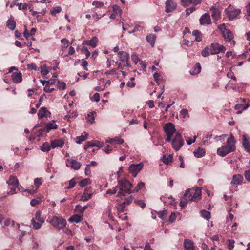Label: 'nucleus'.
I'll return each instance as SVG.
<instances>
[{
	"label": "nucleus",
	"mask_w": 250,
	"mask_h": 250,
	"mask_svg": "<svg viewBox=\"0 0 250 250\" xmlns=\"http://www.w3.org/2000/svg\"><path fill=\"white\" fill-rule=\"evenodd\" d=\"M132 186V185L130 182L126 179L119 181L117 186L118 189H119L117 196L122 197L125 196V193L130 194L132 193L131 190Z\"/></svg>",
	"instance_id": "obj_1"
},
{
	"label": "nucleus",
	"mask_w": 250,
	"mask_h": 250,
	"mask_svg": "<svg viewBox=\"0 0 250 250\" xmlns=\"http://www.w3.org/2000/svg\"><path fill=\"white\" fill-rule=\"evenodd\" d=\"M202 192L199 188H193L187 190L184 197L188 198L189 201L196 202L201 198Z\"/></svg>",
	"instance_id": "obj_2"
},
{
	"label": "nucleus",
	"mask_w": 250,
	"mask_h": 250,
	"mask_svg": "<svg viewBox=\"0 0 250 250\" xmlns=\"http://www.w3.org/2000/svg\"><path fill=\"white\" fill-rule=\"evenodd\" d=\"M50 223L54 227L57 228L59 230L65 227L66 225V220L62 216H53Z\"/></svg>",
	"instance_id": "obj_3"
},
{
	"label": "nucleus",
	"mask_w": 250,
	"mask_h": 250,
	"mask_svg": "<svg viewBox=\"0 0 250 250\" xmlns=\"http://www.w3.org/2000/svg\"><path fill=\"white\" fill-rule=\"evenodd\" d=\"M164 129L167 136L166 141L170 142L172 136L174 134L175 135L176 132H177L175 128L174 125L170 122L167 123L165 125Z\"/></svg>",
	"instance_id": "obj_4"
},
{
	"label": "nucleus",
	"mask_w": 250,
	"mask_h": 250,
	"mask_svg": "<svg viewBox=\"0 0 250 250\" xmlns=\"http://www.w3.org/2000/svg\"><path fill=\"white\" fill-rule=\"evenodd\" d=\"M171 145L175 151L179 150L184 144V141L181 134L179 132H176L173 139H171Z\"/></svg>",
	"instance_id": "obj_5"
},
{
	"label": "nucleus",
	"mask_w": 250,
	"mask_h": 250,
	"mask_svg": "<svg viewBox=\"0 0 250 250\" xmlns=\"http://www.w3.org/2000/svg\"><path fill=\"white\" fill-rule=\"evenodd\" d=\"M225 11L230 20L236 18L241 12L240 9L233 8L231 5H229Z\"/></svg>",
	"instance_id": "obj_6"
},
{
	"label": "nucleus",
	"mask_w": 250,
	"mask_h": 250,
	"mask_svg": "<svg viewBox=\"0 0 250 250\" xmlns=\"http://www.w3.org/2000/svg\"><path fill=\"white\" fill-rule=\"evenodd\" d=\"M210 49V53L212 55L216 54L221 52H225L226 48L222 45L219 44L217 42L212 43L209 46Z\"/></svg>",
	"instance_id": "obj_7"
},
{
	"label": "nucleus",
	"mask_w": 250,
	"mask_h": 250,
	"mask_svg": "<svg viewBox=\"0 0 250 250\" xmlns=\"http://www.w3.org/2000/svg\"><path fill=\"white\" fill-rule=\"evenodd\" d=\"M143 166L142 163L137 164H131L129 167V171L132 176L135 177L137 173L142 169Z\"/></svg>",
	"instance_id": "obj_8"
},
{
	"label": "nucleus",
	"mask_w": 250,
	"mask_h": 250,
	"mask_svg": "<svg viewBox=\"0 0 250 250\" xmlns=\"http://www.w3.org/2000/svg\"><path fill=\"white\" fill-rule=\"evenodd\" d=\"M118 55L120 61L122 62V65L123 66H128L129 60L128 54L126 52L120 51L118 53Z\"/></svg>",
	"instance_id": "obj_9"
},
{
	"label": "nucleus",
	"mask_w": 250,
	"mask_h": 250,
	"mask_svg": "<svg viewBox=\"0 0 250 250\" xmlns=\"http://www.w3.org/2000/svg\"><path fill=\"white\" fill-rule=\"evenodd\" d=\"M177 4L172 0H167L166 2V12L169 13L176 8Z\"/></svg>",
	"instance_id": "obj_10"
},
{
	"label": "nucleus",
	"mask_w": 250,
	"mask_h": 250,
	"mask_svg": "<svg viewBox=\"0 0 250 250\" xmlns=\"http://www.w3.org/2000/svg\"><path fill=\"white\" fill-rule=\"evenodd\" d=\"M231 152L232 151L226 146H222L221 147L218 148L217 150V154L221 157H224Z\"/></svg>",
	"instance_id": "obj_11"
},
{
	"label": "nucleus",
	"mask_w": 250,
	"mask_h": 250,
	"mask_svg": "<svg viewBox=\"0 0 250 250\" xmlns=\"http://www.w3.org/2000/svg\"><path fill=\"white\" fill-rule=\"evenodd\" d=\"M235 143V141L234 140V137L232 134H230V136L227 140V145L226 146H228V147H229V148L233 152L236 149Z\"/></svg>",
	"instance_id": "obj_12"
},
{
	"label": "nucleus",
	"mask_w": 250,
	"mask_h": 250,
	"mask_svg": "<svg viewBox=\"0 0 250 250\" xmlns=\"http://www.w3.org/2000/svg\"><path fill=\"white\" fill-rule=\"evenodd\" d=\"M200 23L201 25H208L211 23L210 16L208 13H205L200 19Z\"/></svg>",
	"instance_id": "obj_13"
},
{
	"label": "nucleus",
	"mask_w": 250,
	"mask_h": 250,
	"mask_svg": "<svg viewBox=\"0 0 250 250\" xmlns=\"http://www.w3.org/2000/svg\"><path fill=\"white\" fill-rule=\"evenodd\" d=\"M51 113L44 107L41 108L38 113V116L39 119L49 117Z\"/></svg>",
	"instance_id": "obj_14"
},
{
	"label": "nucleus",
	"mask_w": 250,
	"mask_h": 250,
	"mask_svg": "<svg viewBox=\"0 0 250 250\" xmlns=\"http://www.w3.org/2000/svg\"><path fill=\"white\" fill-rule=\"evenodd\" d=\"M243 177L241 174L234 175L230 184L231 185H240L243 181Z\"/></svg>",
	"instance_id": "obj_15"
},
{
	"label": "nucleus",
	"mask_w": 250,
	"mask_h": 250,
	"mask_svg": "<svg viewBox=\"0 0 250 250\" xmlns=\"http://www.w3.org/2000/svg\"><path fill=\"white\" fill-rule=\"evenodd\" d=\"M222 34L226 41H230L233 38V34L229 29L224 28V30H222Z\"/></svg>",
	"instance_id": "obj_16"
},
{
	"label": "nucleus",
	"mask_w": 250,
	"mask_h": 250,
	"mask_svg": "<svg viewBox=\"0 0 250 250\" xmlns=\"http://www.w3.org/2000/svg\"><path fill=\"white\" fill-rule=\"evenodd\" d=\"M64 145V141L61 139H57L52 141L51 142V146L52 148L56 147L62 148Z\"/></svg>",
	"instance_id": "obj_17"
},
{
	"label": "nucleus",
	"mask_w": 250,
	"mask_h": 250,
	"mask_svg": "<svg viewBox=\"0 0 250 250\" xmlns=\"http://www.w3.org/2000/svg\"><path fill=\"white\" fill-rule=\"evenodd\" d=\"M11 77L13 81L15 83H20L22 81V74L21 72L13 73Z\"/></svg>",
	"instance_id": "obj_18"
},
{
	"label": "nucleus",
	"mask_w": 250,
	"mask_h": 250,
	"mask_svg": "<svg viewBox=\"0 0 250 250\" xmlns=\"http://www.w3.org/2000/svg\"><path fill=\"white\" fill-rule=\"evenodd\" d=\"M98 42V38L96 36H94L90 40H85L83 41V43L94 48L97 46Z\"/></svg>",
	"instance_id": "obj_19"
},
{
	"label": "nucleus",
	"mask_w": 250,
	"mask_h": 250,
	"mask_svg": "<svg viewBox=\"0 0 250 250\" xmlns=\"http://www.w3.org/2000/svg\"><path fill=\"white\" fill-rule=\"evenodd\" d=\"M243 145L245 150L250 153V142L246 134L243 136Z\"/></svg>",
	"instance_id": "obj_20"
},
{
	"label": "nucleus",
	"mask_w": 250,
	"mask_h": 250,
	"mask_svg": "<svg viewBox=\"0 0 250 250\" xmlns=\"http://www.w3.org/2000/svg\"><path fill=\"white\" fill-rule=\"evenodd\" d=\"M184 245L186 250H195L193 242L188 239H185Z\"/></svg>",
	"instance_id": "obj_21"
},
{
	"label": "nucleus",
	"mask_w": 250,
	"mask_h": 250,
	"mask_svg": "<svg viewBox=\"0 0 250 250\" xmlns=\"http://www.w3.org/2000/svg\"><path fill=\"white\" fill-rule=\"evenodd\" d=\"M173 155L172 154L169 155H164L162 157V161L166 165H169L171 163L173 160Z\"/></svg>",
	"instance_id": "obj_22"
},
{
	"label": "nucleus",
	"mask_w": 250,
	"mask_h": 250,
	"mask_svg": "<svg viewBox=\"0 0 250 250\" xmlns=\"http://www.w3.org/2000/svg\"><path fill=\"white\" fill-rule=\"evenodd\" d=\"M67 161L71 164V167L74 170H77L81 167V164L76 160L72 159H68Z\"/></svg>",
	"instance_id": "obj_23"
},
{
	"label": "nucleus",
	"mask_w": 250,
	"mask_h": 250,
	"mask_svg": "<svg viewBox=\"0 0 250 250\" xmlns=\"http://www.w3.org/2000/svg\"><path fill=\"white\" fill-rule=\"evenodd\" d=\"M205 150L203 148L198 147L197 149L195 150L193 152V154L195 157L197 158H201L205 156Z\"/></svg>",
	"instance_id": "obj_24"
},
{
	"label": "nucleus",
	"mask_w": 250,
	"mask_h": 250,
	"mask_svg": "<svg viewBox=\"0 0 250 250\" xmlns=\"http://www.w3.org/2000/svg\"><path fill=\"white\" fill-rule=\"evenodd\" d=\"M201 66L199 63H197L194 67H193L189 72L191 75H197L201 72Z\"/></svg>",
	"instance_id": "obj_25"
},
{
	"label": "nucleus",
	"mask_w": 250,
	"mask_h": 250,
	"mask_svg": "<svg viewBox=\"0 0 250 250\" xmlns=\"http://www.w3.org/2000/svg\"><path fill=\"white\" fill-rule=\"evenodd\" d=\"M83 216V215H74L68 219V221L78 223L82 220Z\"/></svg>",
	"instance_id": "obj_26"
},
{
	"label": "nucleus",
	"mask_w": 250,
	"mask_h": 250,
	"mask_svg": "<svg viewBox=\"0 0 250 250\" xmlns=\"http://www.w3.org/2000/svg\"><path fill=\"white\" fill-rule=\"evenodd\" d=\"M210 11L212 12L211 16L215 20L220 18V12L219 10L214 7H211Z\"/></svg>",
	"instance_id": "obj_27"
},
{
	"label": "nucleus",
	"mask_w": 250,
	"mask_h": 250,
	"mask_svg": "<svg viewBox=\"0 0 250 250\" xmlns=\"http://www.w3.org/2000/svg\"><path fill=\"white\" fill-rule=\"evenodd\" d=\"M92 192H89L87 189H85L84 193L81 197V200L86 201L91 198Z\"/></svg>",
	"instance_id": "obj_28"
},
{
	"label": "nucleus",
	"mask_w": 250,
	"mask_h": 250,
	"mask_svg": "<svg viewBox=\"0 0 250 250\" xmlns=\"http://www.w3.org/2000/svg\"><path fill=\"white\" fill-rule=\"evenodd\" d=\"M55 121L53 120L51 122L46 124L45 128L47 132H49L51 129H55L57 128V125L55 123Z\"/></svg>",
	"instance_id": "obj_29"
},
{
	"label": "nucleus",
	"mask_w": 250,
	"mask_h": 250,
	"mask_svg": "<svg viewBox=\"0 0 250 250\" xmlns=\"http://www.w3.org/2000/svg\"><path fill=\"white\" fill-rule=\"evenodd\" d=\"M31 224L33 226V228L35 230H38L41 228L42 225L43 224L42 221H37L34 220H31Z\"/></svg>",
	"instance_id": "obj_30"
},
{
	"label": "nucleus",
	"mask_w": 250,
	"mask_h": 250,
	"mask_svg": "<svg viewBox=\"0 0 250 250\" xmlns=\"http://www.w3.org/2000/svg\"><path fill=\"white\" fill-rule=\"evenodd\" d=\"M156 37L153 34H150L146 37V40L150 43L152 46H154Z\"/></svg>",
	"instance_id": "obj_31"
},
{
	"label": "nucleus",
	"mask_w": 250,
	"mask_h": 250,
	"mask_svg": "<svg viewBox=\"0 0 250 250\" xmlns=\"http://www.w3.org/2000/svg\"><path fill=\"white\" fill-rule=\"evenodd\" d=\"M88 134L85 133L84 135H81L77 137L76 138V142L77 144H80L83 142L85 141L87 139Z\"/></svg>",
	"instance_id": "obj_32"
},
{
	"label": "nucleus",
	"mask_w": 250,
	"mask_h": 250,
	"mask_svg": "<svg viewBox=\"0 0 250 250\" xmlns=\"http://www.w3.org/2000/svg\"><path fill=\"white\" fill-rule=\"evenodd\" d=\"M133 200V197L132 196H130L128 198H126L125 199V201L122 202L120 205V206L123 209L125 207V205H129L130 204Z\"/></svg>",
	"instance_id": "obj_33"
},
{
	"label": "nucleus",
	"mask_w": 250,
	"mask_h": 250,
	"mask_svg": "<svg viewBox=\"0 0 250 250\" xmlns=\"http://www.w3.org/2000/svg\"><path fill=\"white\" fill-rule=\"evenodd\" d=\"M7 183L9 185L17 186L18 185L19 182L17 179L13 176H11L9 179L7 181Z\"/></svg>",
	"instance_id": "obj_34"
},
{
	"label": "nucleus",
	"mask_w": 250,
	"mask_h": 250,
	"mask_svg": "<svg viewBox=\"0 0 250 250\" xmlns=\"http://www.w3.org/2000/svg\"><path fill=\"white\" fill-rule=\"evenodd\" d=\"M7 26L9 29L14 30L16 27V22L13 20L9 19L7 21Z\"/></svg>",
	"instance_id": "obj_35"
},
{
	"label": "nucleus",
	"mask_w": 250,
	"mask_h": 250,
	"mask_svg": "<svg viewBox=\"0 0 250 250\" xmlns=\"http://www.w3.org/2000/svg\"><path fill=\"white\" fill-rule=\"evenodd\" d=\"M192 35L195 37V40L197 42H200L202 40V36L201 33L198 30H194L192 32Z\"/></svg>",
	"instance_id": "obj_36"
},
{
	"label": "nucleus",
	"mask_w": 250,
	"mask_h": 250,
	"mask_svg": "<svg viewBox=\"0 0 250 250\" xmlns=\"http://www.w3.org/2000/svg\"><path fill=\"white\" fill-rule=\"evenodd\" d=\"M61 42L62 43V52L64 51L67 47L68 46L69 42L66 39H62L61 41Z\"/></svg>",
	"instance_id": "obj_37"
},
{
	"label": "nucleus",
	"mask_w": 250,
	"mask_h": 250,
	"mask_svg": "<svg viewBox=\"0 0 250 250\" xmlns=\"http://www.w3.org/2000/svg\"><path fill=\"white\" fill-rule=\"evenodd\" d=\"M41 212L39 210H38L36 212L35 217L33 218L32 219L39 222L42 221V223H44V220L43 218H41Z\"/></svg>",
	"instance_id": "obj_38"
},
{
	"label": "nucleus",
	"mask_w": 250,
	"mask_h": 250,
	"mask_svg": "<svg viewBox=\"0 0 250 250\" xmlns=\"http://www.w3.org/2000/svg\"><path fill=\"white\" fill-rule=\"evenodd\" d=\"M201 214L203 218L208 220L210 218V213L209 211H207L206 210H202L201 211Z\"/></svg>",
	"instance_id": "obj_39"
},
{
	"label": "nucleus",
	"mask_w": 250,
	"mask_h": 250,
	"mask_svg": "<svg viewBox=\"0 0 250 250\" xmlns=\"http://www.w3.org/2000/svg\"><path fill=\"white\" fill-rule=\"evenodd\" d=\"M189 199L184 196L181 199L180 206L181 208H184L188 204Z\"/></svg>",
	"instance_id": "obj_40"
},
{
	"label": "nucleus",
	"mask_w": 250,
	"mask_h": 250,
	"mask_svg": "<svg viewBox=\"0 0 250 250\" xmlns=\"http://www.w3.org/2000/svg\"><path fill=\"white\" fill-rule=\"evenodd\" d=\"M210 53V49L209 47V46H206L204 49L202 50L201 52V55L204 57H206L208 56H209Z\"/></svg>",
	"instance_id": "obj_41"
},
{
	"label": "nucleus",
	"mask_w": 250,
	"mask_h": 250,
	"mask_svg": "<svg viewBox=\"0 0 250 250\" xmlns=\"http://www.w3.org/2000/svg\"><path fill=\"white\" fill-rule=\"evenodd\" d=\"M51 147V145L50 146L48 143H44L43 144L41 149L42 151L48 152L50 150Z\"/></svg>",
	"instance_id": "obj_42"
},
{
	"label": "nucleus",
	"mask_w": 250,
	"mask_h": 250,
	"mask_svg": "<svg viewBox=\"0 0 250 250\" xmlns=\"http://www.w3.org/2000/svg\"><path fill=\"white\" fill-rule=\"evenodd\" d=\"M249 106L250 105L249 104L243 105L242 104H237L235 105L234 108L235 110H241L242 109V110H245L247 109Z\"/></svg>",
	"instance_id": "obj_43"
},
{
	"label": "nucleus",
	"mask_w": 250,
	"mask_h": 250,
	"mask_svg": "<svg viewBox=\"0 0 250 250\" xmlns=\"http://www.w3.org/2000/svg\"><path fill=\"white\" fill-rule=\"evenodd\" d=\"M61 10L62 8L60 6L55 7L51 9L50 13L52 15L55 16L56 14L60 13Z\"/></svg>",
	"instance_id": "obj_44"
},
{
	"label": "nucleus",
	"mask_w": 250,
	"mask_h": 250,
	"mask_svg": "<svg viewBox=\"0 0 250 250\" xmlns=\"http://www.w3.org/2000/svg\"><path fill=\"white\" fill-rule=\"evenodd\" d=\"M90 180L89 178H86L82 180L79 182V185L81 187H84L87 186L88 184H90Z\"/></svg>",
	"instance_id": "obj_45"
},
{
	"label": "nucleus",
	"mask_w": 250,
	"mask_h": 250,
	"mask_svg": "<svg viewBox=\"0 0 250 250\" xmlns=\"http://www.w3.org/2000/svg\"><path fill=\"white\" fill-rule=\"evenodd\" d=\"M145 186V184L143 182H140L138 184L137 186L135 187L134 190H132V193L136 192L139 191L142 188Z\"/></svg>",
	"instance_id": "obj_46"
},
{
	"label": "nucleus",
	"mask_w": 250,
	"mask_h": 250,
	"mask_svg": "<svg viewBox=\"0 0 250 250\" xmlns=\"http://www.w3.org/2000/svg\"><path fill=\"white\" fill-rule=\"evenodd\" d=\"M57 87L61 90H63L65 88V83L63 81H58L57 83Z\"/></svg>",
	"instance_id": "obj_47"
},
{
	"label": "nucleus",
	"mask_w": 250,
	"mask_h": 250,
	"mask_svg": "<svg viewBox=\"0 0 250 250\" xmlns=\"http://www.w3.org/2000/svg\"><path fill=\"white\" fill-rule=\"evenodd\" d=\"M95 114V113H91V114H87V116L86 117L87 119V121L90 123V124H92L94 122L95 120V116L94 114Z\"/></svg>",
	"instance_id": "obj_48"
},
{
	"label": "nucleus",
	"mask_w": 250,
	"mask_h": 250,
	"mask_svg": "<svg viewBox=\"0 0 250 250\" xmlns=\"http://www.w3.org/2000/svg\"><path fill=\"white\" fill-rule=\"evenodd\" d=\"M41 73L43 76H45L49 73L48 69L45 65L41 67Z\"/></svg>",
	"instance_id": "obj_49"
},
{
	"label": "nucleus",
	"mask_w": 250,
	"mask_h": 250,
	"mask_svg": "<svg viewBox=\"0 0 250 250\" xmlns=\"http://www.w3.org/2000/svg\"><path fill=\"white\" fill-rule=\"evenodd\" d=\"M153 77L158 84H160L162 82L160 75L158 73L155 72L153 75Z\"/></svg>",
	"instance_id": "obj_50"
},
{
	"label": "nucleus",
	"mask_w": 250,
	"mask_h": 250,
	"mask_svg": "<svg viewBox=\"0 0 250 250\" xmlns=\"http://www.w3.org/2000/svg\"><path fill=\"white\" fill-rule=\"evenodd\" d=\"M167 213L168 212L167 210H164L159 211L158 213V214L160 218H161L163 220H164V219H165V216L167 214Z\"/></svg>",
	"instance_id": "obj_51"
},
{
	"label": "nucleus",
	"mask_w": 250,
	"mask_h": 250,
	"mask_svg": "<svg viewBox=\"0 0 250 250\" xmlns=\"http://www.w3.org/2000/svg\"><path fill=\"white\" fill-rule=\"evenodd\" d=\"M41 199L40 198H38L37 199H33L30 201V205L32 206H35L36 205L40 204Z\"/></svg>",
	"instance_id": "obj_52"
},
{
	"label": "nucleus",
	"mask_w": 250,
	"mask_h": 250,
	"mask_svg": "<svg viewBox=\"0 0 250 250\" xmlns=\"http://www.w3.org/2000/svg\"><path fill=\"white\" fill-rule=\"evenodd\" d=\"M75 211L81 214V215H83V207L79 205H78L76 206L75 207Z\"/></svg>",
	"instance_id": "obj_53"
},
{
	"label": "nucleus",
	"mask_w": 250,
	"mask_h": 250,
	"mask_svg": "<svg viewBox=\"0 0 250 250\" xmlns=\"http://www.w3.org/2000/svg\"><path fill=\"white\" fill-rule=\"evenodd\" d=\"M82 52L85 54L86 56V59H87L90 55V52L88 50L86 47H83L82 48Z\"/></svg>",
	"instance_id": "obj_54"
},
{
	"label": "nucleus",
	"mask_w": 250,
	"mask_h": 250,
	"mask_svg": "<svg viewBox=\"0 0 250 250\" xmlns=\"http://www.w3.org/2000/svg\"><path fill=\"white\" fill-rule=\"evenodd\" d=\"M113 141L116 142L118 144H122L124 142V140L122 139L120 137H115L113 139H112L111 140V142H112Z\"/></svg>",
	"instance_id": "obj_55"
},
{
	"label": "nucleus",
	"mask_w": 250,
	"mask_h": 250,
	"mask_svg": "<svg viewBox=\"0 0 250 250\" xmlns=\"http://www.w3.org/2000/svg\"><path fill=\"white\" fill-rule=\"evenodd\" d=\"M134 202L136 203V204L142 208H143L146 206V204L143 200H136L134 201Z\"/></svg>",
	"instance_id": "obj_56"
},
{
	"label": "nucleus",
	"mask_w": 250,
	"mask_h": 250,
	"mask_svg": "<svg viewBox=\"0 0 250 250\" xmlns=\"http://www.w3.org/2000/svg\"><path fill=\"white\" fill-rule=\"evenodd\" d=\"M17 5L18 6V9L20 10H26L27 9V4L25 3L22 5L21 3H17Z\"/></svg>",
	"instance_id": "obj_57"
},
{
	"label": "nucleus",
	"mask_w": 250,
	"mask_h": 250,
	"mask_svg": "<svg viewBox=\"0 0 250 250\" xmlns=\"http://www.w3.org/2000/svg\"><path fill=\"white\" fill-rule=\"evenodd\" d=\"M181 3L182 6L186 7L191 4V0H181Z\"/></svg>",
	"instance_id": "obj_58"
},
{
	"label": "nucleus",
	"mask_w": 250,
	"mask_h": 250,
	"mask_svg": "<svg viewBox=\"0 0 250 250\" xmlns=\"http://www.w3.org/2000/svg\"><path fill=\"white\" fill-rule=\"evenodd\" d=\"M34 184L36 186L37 189L42 184V182H41V179L39 178H35L34 181Z\"/></svg>",
	"instance_id": "obj_59"
},
{
	"label": "nucleus",
	"mask_w": 250,
	"mask_h": 250,
	"mask_svg": "<svg viewBox=\"0 0 250 250\" xmlns=\"http://www.w3.org/2000/svg\"><path fill=\"white\" fill-rule=\"evenodd\" d=\"M234 241L233 240H228V248L229 250H232L234 247Z\"/></svg>",
	"instance_id": "obj_60"
},
{
	"label": "nucleus",
	"mask_w": 250,
	"mask_h": 250,
	"mask_svg": "<svg viewBox=\"0 0 250 250\" xmlns=\"http://www.w3.org/2000/svg\"><path fill=\"white\" fill-rule=\"evenodd\" d=\"M92 5L95 6L96 7L99 8L104 6V3L100 1H94L92 2Z\"/></svg>",
	"instance_id": "obj_61"
},
{
	"label": "nucleus",
	"mask_w": 250,
	"mask_h": 250,
	"mask_svg": "<svg viewBox=\"0 0 250 250\" xmlns=\"http://www.w3.org/2000/svg\"><path fill=\"white\" fill-rule=\"evenodd\" d=\"M197 138V136L196 135H194L193 136V138L192 139L191 138H188L187 140H186V142H187V143L188 144V145H191V144L193 143L194 142H195V140H196V139Z\"/></svg>",
	"instance_id": "obj_62"
},
{
	"label": "nucleus",
	"mask_w": 250,
	"mask_h": 250,
	"mask_svg": "<svg viewBox=\"0 0 250 250\" xmlns=\"http://www.w3.org/2000/svg\"><path fill=\"white\" fill-rule=\"evenodd\" d=\"M54 90V88L53 87H51V85H48L47 84H46L45 87H44V90L46 92H51Z\"/></svg>",
	"instance_id": "obj_63"
},
{
	"label": "nucleus",
	"mask_w": 250,
	"mask_h": 250,
	"mask_svg": "<svg viewBox=\"0 0 250 250\" xmlns=\"http://www.w3.org/2000/svg\"><path fill=\"white\" fill-rule=\"evenodd\" d=\"M246 179L250 182V170H246L244 174Z\"/></svg>",
	"instance_id": "obj_64"
}]
</instances>
